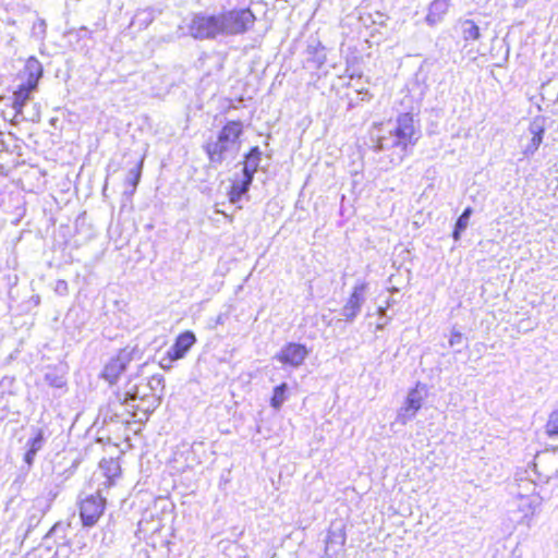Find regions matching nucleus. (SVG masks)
<instances>
[{
    "instance_id": "a211bd4d",
    "label": "nucleus",
    "mask_w": 558,
    "mask_h": 558,
    "mask_svg": "<svg viewBox=\"0 0 558 558\" xmlns=\"http://www.w3.org/2000/svg\"><path fill=\"white\" fill-rule=\"evenodd\" d=\"M100 466L104 471V475L107 477L105 485L109 487L113 484L114 478L120 475V465L118 461L110 459L108 461H104Z\"/></svg>"
},
{
    "instance_id": "0eeeda50",
    "label": "nucleus",
    "mask_w": 558,
    "mask_h": 558,
    "mask_svg": "<svg viewBox=\"0 0 558 558\" xmlns=\"http://www.w3.org/2000/svg\"><path fill=\"white\" fill-rule=\"evenodd\" d=\"M106 500L99 494H92L82 499L80 515L85 526H93L99 520L105 510Z\"/></svg>"
},
{
    "instance_id": "ddd939ff",
    "label": "nucleus",
    "mask_w": 558,
    "mask_h": 558,
    "mask_svg": "<svg viewBox=\"0 0 558 558\" xmlns=\"http://www.w3.org/2000/svg\"><path fill=\"white\" fill-rule=\"evenodd\" d=\"M248 160L243 168V179L239 182H234L230 191V202L235 204L240 201L241 196L248 190V186L253 179L255 167L251 170L248 168Z\"/></svg>"
},
{
    "instance_id": "1a4fd4ad",
    "label": "nucleus",
    "mask_w": 558,
    "mask_h": 558,
    "mask_svg": "<svg viewBox=\"0 0 558 558\" xmlns=\"http://www.w3.org/2000/svg\"><path fill=\"white\" fill-rule=\"evenodd\" d=\"M132 350L123 349L106 364L102 376L109 384H114L118 380L126 365L132 361Z\"/></svg>"
},
{
    "instance_id": "cd10ccee",
    "label": "nucleus",
    "mask_w": 558,
    "mask_h": 558,
    "mask_svg": "<svg viewBox=\"0 0 558 558\" xmlns=\"http://www.w3.org/2000/svg\"><path fill=\"white\" fill-rule=\"evenodd\" d=\"M171 363H172V362H170V361H169V359H168V356H167V357H165V359H162V360H161V362H160V366H161L162 368H165V369H169V368L171 367Z\"/></svg>"
},
{
    "instance_id": "f03ea898",
    "label": "nucleus",
    "mask_w": 558,
    "mask_h": 558,
    "mask_svg": "<svg viewBox=\"0 0 558 558\" xmlns=\"http://www.w3.org/2000/svg\"><path fill=\"white\" fill-rule=\"evenodd\" d=\"M243 125L239 121H229L219 132L216 141L206 145V151L210 162L221 163L226 158H234L241 147L240 136Z\"/></svg>"
},
{
    "instance_id": "dca6fc26",
    "label": "nucleus",
    "mask_w": 558,
    "mask_h": 558,
    "mask_svg": "<svg viewBox=\"0 0 558 558\" xmlns=\"http://www.w3.org/2000/svg\"><path fill=\"white\" fill-rule=\"evenodd\" d=\"M26 82L31 87H37L38 81L43 75V66L35 58H29L25 64Z\"/></svg>"
},
{
    "instance_id": "4468645a",
    "label": "nucleus",
    "mask_w": 558,
    "mask_h": 558,
    "mask_svg": "<svg viewBox=\"0 0 558 558\" xmlns=\"http://www.w3.org/2000/svg\"><path fill=\"white\" fill-rule=\"evenodd\" d=\"M451 0H434L426 15V23L434 26L442 21L448 12Z\"/></svg>"
},
{
    "instance_id": "6e6552de",
    "label": "nucleus",
    "mask_w": 558,
    "mask_h": 558,
    "mask_svg": "<svg viewBox=\"0 0 558 558\" xmlns=\"http://www.w3.org/2000/svg\"><path fill=\"white\" fill-rule=\"evenodd\" d=\"M424 396L417 385L415 388L411 389L400 409L397 412V422L405 425L408 422L412 421L416 413L423 405Z\"/></svg>"
},
{
    "instance_id": "5701e85b",
    "label": "nucleus",
    "mask_w": 558,
    "mask_h": 558,
    "mask_svg": "<svg viewBox=\"0 0 558 558\" xmlns=\"http://www.w3.org/2000/svg\"><path fill=\"white\" fill-rule=\"evenodd\" d=\"M546 433L550 437L558 436V409L550 413L546 423Z\"/></svg>"
},
{
    "instance_id": "b1692460",
    "label": "nucleus",
    "mask_w": 558,
    "mask_h": 558,
    "mask_svg": "<svg viewBox=\"0 0 558 558\" xmlns=\"http://www.w3.org/2000/svg\"><path fill=\"white\" fill-rule=\"evenodd\" d=\"M471 214H472V209L470 207H468L463 213L462 215L459 217L457 223H456V228H458V231H463L466 229L468 225H469V219L471 217Z\"/></svg>"
},
{
    "instance_id": "aec40b11",
    "label": "nucleus",
    "mask_w": 558,
    "mask_h": 558,
    "mask_svg": "<svg viewBox=\"0 0 558 558\" xmlns=\"http://www.w3.org/2000/svg\"><path fill=\"white\" fill-rule=\"evenodd\" d=\"M536 488H537L536 484L533 481L521 480L518 483V490L514 496L521 497V498L529 497V496H539L536 493Z\"/></svg>"
},
{
    "instance_id": "6ab92c4d",
    "label": "nucleus",
    "mask_w": 558,
    "mask_h": 558,
    "mask_svg": "<svg viewBox=\"0 0 558 558\" xmlns=\"http://www.w3.org/2000/svg\"><path fill=\"white\" fill-rule=\"evenodd\" d=\"M288 385L286 383L274 388L270 405L275 410H279L287 400Z\"/></svg>"
},
{
    "instance_id": "7c9ffc66",
    "label": "nucleus",
    "mask_w": 558,
    "mask_h": 558,
    "mask_svg": "<svg viewBox=\"0 0 558 558\" xmlns=\"http://www.w3.org/2000/svg\"><path fill=\"white\" fill-rule=\"evenodd\" d=\"M379 313H380L381 315H384L385 310H384V308H379Z\"/></svg>"
},
{
    "instance_id": "f8f14e48",
    "label": "nucleus",
    "mask_w": 558,
    "mask_h": 558,
    "mask_svg": "<svg viewBox=\"0 0 558 558\" xmlns=\"http://www.w3.org/2000/svg\"><path fill=\"white\" fill-rule=\"evenodd\" d=\"M196 342V337L192 331H184L179 335L173 345L168 350L170 362L181 360Z\"/></svg>"
},
{
    "instance_id": "f257e3e1",
    "label": "nucleus",
    "mask_w": 558,
    "mask_h": 558,
    "mask_svg": "<svg viewBox=\"0 0 558 558\" xmlns=\"http://www.w3.org/2000/svg\"><path fill=\"white\" fill-rule=\"evenodd\" d=\"M163 388V377L160 375H154L148 379L137 378L125 385L119 398L138 422H145L160 405L161 398L156 392L162 391Z\"/></svg>"
},
{
    "instance_id": "4be33fe9",
    "label": "nucleus",
    "mask_w": 558,
    "mask_h": 558,
    "mask_svg": "<svg viewBox=\"0 0 558 558\" xmlns=\"http://www.w3.org/2000/svg\"><path fill=\"white\" fill-rule=\"evenodd\" d=\"M462 33L465 40H477L481 37L480 28L473 21L463 23Z\"/></svg>"
},
{
    "instance_id": "9d476101",
    "label": "nucleus",
    "mask_w": 558,
    "mask_h": 558,
    "mask_svg": "<svg viewBox=\"0 0 558 558\" xmlns=\"http://www.w3.org/2000/svg\"><path fill=\"white\" fill-rule=\"evenodd\" d=\"M515 511L519 513L518 523L530 525L534 515L542 505L541 496L515 497Z\"/></svg>"
},
{
    "instance_id": "a878e982",
    "label": "nucleus",
    "mask_w": 558,
    "mask_h": 558,
    "mask_svg": "<svg viewBox=\"0 0 558 558\" xmlns=\"http://www.w3.org/2000/svg\"><path fill=\"white\" fill-rule=\"evenodd\" d=\"M143 160L137 165V167L130 171V175L132 177V185L136 187L140 182L142 174Z\"/></svg>"
},
{
    "instance_id": "bb28decb",
    "label": "nucleus",
    "mask_w": 558,
    "mask_h": 558,
    "mask_svg": "<svg viewBox=\"0 0 558 558\" xmlns=\"http://www.w3.org/2000/svg\"><path fill=\"white\" fill-rule=\"evenodd\" d=\"M36 453H32V450L28 449V451L26 452L25 454V462L31 465L34 461V458H35Z\"/></svg>"
},
{
    "instance_id": "39448f33",
    "label": "nucleus",
    "mask_w": 558,
    "mask_h": 558,
    "mask_svg": "<svg viewBox=\"0 0 558 558\" xmlns=\"http://www.w3.org/2000/svg\"><path fill=\"white\" fill-rule=\"evenodd\" d=\"M186 27L189 34L195 39H216L222 36L219 13H196L192 15Z\"/></svg>"
},
{
    "instance_id": "f3484780",
    "label": "nucleus",
    "mask_w": 558,
    "mask_h": 558,
    "mask_svg": "<svg viewBox=\"0 0 558 558\" xmlns=\"http://www.w3.org/2000/svg\"><path fill=\"white\" fill-rule=\"evenodd\" d=\"M36 89V87H31L28 82H25L19 86V88L13 94V108L20 112L26 101L29 99L31 93Z\"/></svg>"
},
{
    "instance_id": "412c9836",
    "label": "nucleus",
    "mask_w": 558,
    "mask_h": 558,
    "mask_svg": "<svg viewBox=\"0 0 558 558\" xmlns=\"http://www.w3.org/2000/svg\"><path fill=\"white\" fill-rule=\"evenodd\" d=\"M543 463H553L554 464V468L547 472L548 477L558 476V456L556 453L551 452V453H543L541 456H537L536 465L543 464Z\"/></svg>"
},
{
    "instance_id": "9b49d317",
    "label": "nucleus",
    "mask_w": 558,
    "mask_h": 558,
    "mask_svg": "<svg viewBox=\"0 0 558 558\" xmlns=\"http://www.w3.org/2000/svg\"><path fill=\"white\" fill-rule=\"evenodd\" d=\"M367 283L360 281L353 287V291L342 307V315L345 319L352 320L360 312L365 300Z\"/></svg>"
},
{
    "instance_id": "c756f323",
    "label": "nucleus",
    "mask_w": 558,
    "mask_h": 558,
    "mask_svg": "<svg viewBox=\"0 0 558 558\" xmlns=\"http://www.w3.org/2000/svg\"><path fill=\"white\" fill-rule=\"evenodd\" d=\"M461 232H462V231H458V228H454V231H453V239H454L456 241H458V240L460 239V233H461Z\"/></svg>"
},
{
    "instance_id": "20e7f679",
    "label": "nucleus",
    "mask_w": 558,
    "mask_h": 558,
    "mask_svg": "<svg viewBox=\"0 0 558 558\" xmlns=\"http://www.w3.org/2000/svg\"><path fill=\"white\" fill-rule=\"evenodd\" d=\"M222 36L240 35L251 29L255 15L250 9H231L219 13Z\"/></svg>"
},
{
    "instance_id": "7ed1b4c3",
    "label": "nucleus",
    "mask_w": 558,
    "mask_h": 558,
    "mask_svg": "<svg viewBox=\"0 0 558 558\" xmlns=\"http://www.w3.org/2000/svg\"><path fill=\"white\" fill-rule=\"evenodd\" d=\"M414 132L415 130L412 116L409 113L401 114L397 120L396 129L390 131L391 146L399 149V155L396 160L397 163L402 161L407 147L410 144H413ZM389 146V138L379 137L377 140V148L379 150H384Z\"/></svg>"
},
{
    "instance_id": "2eb2a0df",
    "label": "nucleus",
    "mask_w": 558,
    "mask_h": 558,
    "mask_svg": "<svg viewBox=\"0 0 558 558\" xmlns=\"http://www.w3.org/2000/svg\"><path fill=\"white\" fill-rule=\"evenodd\" d=\"M529 131L532 135V138L523 149V155H525V156H531L538 149L539 145L543 142V135H544L545 129L541 121L534 120L531 123Z\"/></svg>"
},
{
    "instance_id": "c85d7f7f",
    "label": "nucleus",
    "mask_w": 558,
    "mask_h": 558,
    "mask_svg": "<svg viewBox=\"0 0 558 558\" xmlns=\"http://www.w3.org/2000/svg\"><path fill=\"white\" fill-rule=\"evenodd\" d=\"M460 338H461V335H460V333L453 335V336L451 337V339L449 340L450 345H454L456 343H458V342H459V340H460Z\"/></svg>"
},
{
    "instance_id": "423d86ee",
    "label": "nucleus",
    "mask_w": 558,
    "mask_h": 558,
    "mask_svg": "<svg viewBox=\"0 0 558 558\" xmlns=\"http://www.w3.org/2000/svg\"><path fill=\"white\" fill-rule=\"evenodd\" d=\"M311 350L299 342H288L275 354L274 359L283 367L299 368L308 357Z\"/></svg>"
},
{
    "instance_id": "393cba45",
    "label": "nucleus",
    "mask_w": 558,
    "mask_h": 558,
    "mask_svg": "<svg viewBox=\"0 0 558 558\" xmlns=\"http://www.w3.org/2000/svg\"><path fill=\"white\" fill-rule=\"evenodd\" d=\"M44 442V435L43 432L39 430L38 434L29 441V449L32 450V453H37Z\"/></svg>"
}]
</instances>
